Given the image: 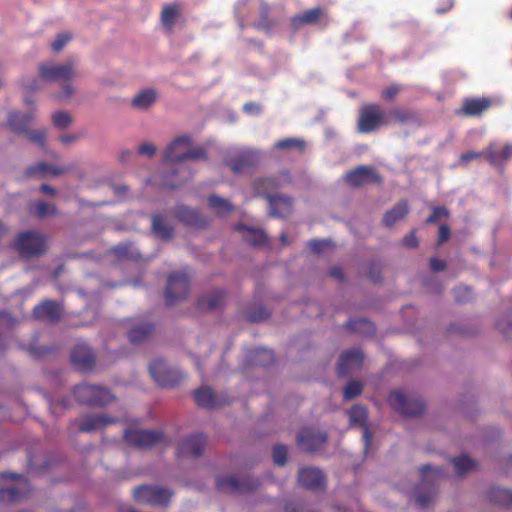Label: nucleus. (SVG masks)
Masks as SVG:
<instances>
[{"label": "nucleus", "mask_w": 512, "mask_h": 512, "mask_svg": "<svg viewBox=\"0 0 512 512\" xmlns=\"http://www.w3.org/2000/svg\"><path fill=\"white\" fill-rule=\"evenodd\" d=\"M39 78L45 82L63 84V91L55 95L58 100L68 99L73 94L70 81L76 76V65L72 60L61 64L43 62L38 65Z\"/></svg>", "instance_id": "nucleus-1"}, {"label": "nucleus", "mask_w": 512, "mask_h": 512, "mask_svg": "<svg viewBox=\"0 0 512 512\" xmlns=\"http://www.w3.org/2000/svg\"><path fill=\"white\" fill-rule=\"evenodd\" d=\"M191 138L182 135L175 138L165 149L162 162L181 163L184 161L207 160V153L203 147L189 149Z\"/></svg>", "instance_id": "nucleus-2"}, {"label": "nucleus", "mask_w": 512, "mask_h": 512, "mask_svg": "<svg viewBox=\"0 0 512 512\" xmlns=\"http://www.w3.org/2000/svg\"><path fill=\"white\" fill-rule=\"evenodd\" d=\"M443 476L442 471L430 465L420 469V483L415 488L416 502L419 507L427 508L437 494L436 484Z\"/></svg>", "instance_id": "nucleus-3"}, {"label": "nucleus", "mask_w": 512, "mask_h": 512, "mask_svg": "<svg viewBox=\"0 0 512 512\" xmlns=\"http://www.w3.org/2000/svg\"><path fill=\"white\" fill-rule=\"evenodd\" d=\"M390 119L385 117L384 110L375 103L363 104L359 109L356 129L361 134H370L382 126L390 124Z\"/></svg>", "instance_id": "nucleus-4"}, {"label": "nucleus", "mask_w": 512, "mask_h": 512, "mask_svg": "<svg viewBox=\"0 0 512 512\" xmlns=\"http://www.w3.org/2000/svg\"><path fill=\"white\" fill-rule=\"evenodd\" d=\"M13 247L22 258L37 257L44 253L46 240L36 231H24L17 235Z\"/></svg>", "instance_id": "nucleus-5"}, {"label": "nucleus", "mask_w": 512, "mask_h": 512, "mask_svg": "<svg viewBox=\"0 0 512 512\" xmlns=\"http://www.w3.org/2000/svg\"><path fill=\"white\" fill-rule=\"evenodd\" d=\"M73 394L79 403L99 407L108 405L115 398L108 389L86 383L75 386Z\"/></svg>", "instance_id": "nucleus-6"}, {"label": "nucleus", "mask_w": 512, "mask_h": 512, "mask_svg": "<svg viewBox=\"0 0 512 512\" xmlns=\"http://www.w3.org/2000/svg\"><path fill=\"white\" fill-rule=\"evenodd\" d=\"M190 291V278L186 271L169 274L165 287V304L173 306L187 297Z\"/></svg>", "instance_id": "nucleus-7"}, {"label": "nucleus", "mask_w": 512, "mask_h": 512, "mask_svg": "<svg viewBox=\"0 0 512 512\" xmlns=\"http://www.w3.org/2000/svg\"><path fill=\"white\" fill-rule=\"evenodd\" d=\"M133 496L138 503L165 507L169 504L173 492L159 486L140 485L134 489Z\"/></svg>", "instance_id": "nucleus-8"}, {"label": "nucleus", "mask_w": 512, "mask_h": 512, "mask_svg": "<svg viewBox=\"0 0 512 512\" xmlns=\"http://www.w3.org/2000/svg\"><path fill=\"white\" fill-rule=\"evenodd\" d=\"M390 407L399 414L407 417H416L423 413L424 403L414 397H408L400 390H394L388 395Z\"/></svg>", "instance_id": "nucleus-9"}, {"label": "nucleus", "mask_w": 512, "mask_h": 512, "mask_svg": "<svg viewBox=\"0 0 512 512\" xmlns=\"http://www.w3.org/2000/svg\"><path fill=\"white\" fill-rule=\"evenodd\" d=\"M149 373L155 383L164 388L175 387L184 379L181 371L168 367L161 359H156L150 363Z\"/></svg>", "instance_id": "nucleus-10"}, {"label": "nucleus", "mask_w": 512, "mask_h": 512, "mask_svg": "<svg viewBox=\"0 0 512 512\" xmlns=\"http://www.w3.org/2000/svg\"><path fill=\"white\" fill-rule=\"evenodd\" d=\"M123 438L130 446L146 449L162 443L164 434L160 431L128 428L124 430Z\"/></svg>", "instance_id": "nucleus-11"}, {"label": "nucleus", "mask_w": 512, "mask_h": 512, "mask_svg": "<svg viewBox=\"0 0 512 512\" xmlns=\"http://www.w3.org/2000/svg\"><path fill=\"white\" fill-rule=\"evenodd\" d=\"M2 480H17L16 484L10 487L0 488V502L15 503L24 499L30 492V485L27 479L14 473H0Z\"/></svg>", "instance_id": "nucleus-12"}, {"label": "nucleus", "mask_w": 512, "mask_h": 512, "mask_svg": "<svg viewBox=\"0 0 512 512\" xmlns=\"http://www.w3.org/2000/svg\"><path fill=\"white\" fill-rule=\"evenodd\" d=\"M344 179L351 187H362L368 184H380L383 181L382 176L376 169L370 165H359L348 171Z\"/></svg>", "instance_id": "nucleus-13"}, {"label": "nucleus", "mask_w": 512, "mask_h": 512, "mask_svg": "<svg viewBox=\"0 0 512 512\" xmlns=\"http://www.w3.org/2000/svg\"><path fill=\"white\" fill-rule=\"evenodd\" d=\"M259 481L249 476L241 479L235 476L218 477L216 479V488L223 493H245L251 492L258 488Z\"/></svg>", "instance_id": "nucleus-14"}, {"label": "nucleus", "mask_w": 512, "mask_h": 512, "mask_svg": "<svg viewBox=\"0 0 512 512\" xmlns=\"http://www.w3.org/2000/svg\"><path fill=\"white\" fill-rule=\"evenodd\" d=\"M207 444V437L202 433H196L184 438L178 445L179 457L198 458L203 455Z\"/></svg>", "instance_id": "nucleus-15"}, {"label": "nucleus", "mask_w": 512, "mask_h": 512, "mask_svg": "<svg viewBox=\"0 0 512 512\" xmlns=\"http://www.w3.org/2000/svg\"><path fill=\"white\" fill-rule=\"evenodd\" d=\"M327 441V434L313 428H304L297 436L300 449L313 452L321 448Z\"/></svg>", "instance_id": "nucleus-16"}, {"label": "nucleus", "mask_w": 512, "mask_h": 512, "mask_svg": "<svg viewBox=\"0 0 512 512\" xmlns=\"http://www.w3.org/2000/svg\"><path fill=\"white\" fill-rule=\"evenodd\" d=\"M364 355L360 349H351L344 351L339 359L337 373L339 376L345 377L351 372L361 368Z\"/></svg>", "instance_id": "nucleus-17"}, {"label": "nucleus", "mask_w": 512, "mask_h": 512, "mask_svg": "<svg viewBox=\"0 0 512 512\" xmlns=\"http://www.w3.org/2000/svg\"><path fill=\"white\" fill-rule=\"evenodd\" d=\"M62 305L53 300H44L33 309V315L38 320L56 323L62 316Z\"/></svg>", "instance_id": "nucleus-18"}, {"label": "nucleus", "mask_w": 512, "mask_h": 512, "mask_svg": "<svg viewBox=\"0 0 512 512\" xmlns=\"http://www.w3.org/2000/svg\"><path fill=\"white\" fill-rule=\"evenodd\" d=\"M298 482L309 490H324L325 476L321 470L312 467L301 468L298 473Z\"/></svg>", "instance_id": "nucleus-19"}, {"label": "nucleus", "mask_w": 512, "mask_h": 512, "mask_svg": "<svg viewBox=\"0 0 512 512\" xmlns=\"http://www.w3.org/2000/svg\"><path fill=\"white\" fill-rule=\"evenodd\" d=\"M348 415L349 422L351 425H358L362 428L364 448L365 451H367L372 441V435L366 425L368 419V413L366 408L358 404L354 405L349 409Z\"/></svg>", "instance_id": "nucleus-20"}, {"label": "nucleus", "mask_w": 512, "mask_h": 512, "mask_svg": "<svg viewBox=\"0 0 512 512\" xmlns=\"http://www.w3.org/2000/svg\"><path fill=\"white\" fill-rule=\"evenodd\" d=\"M73 366L79 371H90L95 365V356L87 345H77L70 355Z\"/></svg>", "instance_id": "nucleus-21"}, {"label": "nucleus", "mask_w": 512, "mask_h": 512, "mask_svg": "<svg viewBox=\"0 0 512 512\" xmlns=\"http://www.w3.org/2000/svg\"><path fill=\"white\" fill-rule=\"evenodd\" d=\"M288 180V174L281 173L279 176L257 178L253 182V190L259 196H270V192L281 187Z\"/></svg>", "instance_id": "nucleus-22"}, {"label": "nucleus", "mask_w": 512, "mask_h": 512, "mask_svg": "<svg viewBox=\"0 0 512 512\" xmlns=\"http://www.w3.org/2000/svg\"><path fill=\"white\" fill-rule=\"evenodd\" d=\"M117 422L114 417H108L104 414H90L83 417V420L78 423V431L89 433L96 430H101L110 424Z\"/></svg>", "instance_id": "nucleus-23"}, {"label": "nucleus", "mask_w": 512, "mask_h": 512, "mask_svg": "<svg viewBox=\"0 0 512 512\" xmlns=\"http://www.w3.org/2000/svg\"><path fill=\"white\" fill-rule=\"evenodd\" d=\"M324 14L325 10L322 7L307 9L290 19L291 29L297 31L303 26L316 24Z\"/></svg>", "instance_id": "nucleus-24"}, {"label": "nucleus", "mask_w": 512, "mask_h": 512, "mask_svg": "<svg viewBox=\"0 0 512 512\" xmlns=\"http://www.w3.org/2000/svg\"><path fill=\"white\" fill-rule=\"evenodd\" d=\"M270 214L273 217L284 218L292 211V199L283 195L268 196Z\"/></svg>", "instance_id": "nucleus-25"}, {"label": "nucleus", "mask_w": 512, "mask_h": 512, "mask_svg": "<svg viewBox=\"0 0 512 512\" xmlns=\"http://www.w3.org/2000/svg\"><path fill=\"white\" fill-rule=\"evenodd\" d=\"M226 293L221 290L214 291L207 295H202L197 300V307L200 310L214 311L220 309L225 304Z\"/></svg>", "instance_id": "nucleus-26"}, {"label": "nucleus", "mask_w": 512, "mask_h": 512, "mask_svg": "<svg viewBox=\"0 0 512 512\" xmlns=\"http://www.w3.org/2000/svg\"><path fill=\"white\" fill-rule=\"evenodd\" d=\"M492 105L489 98H467L463 101L461 111L467 116H479Z\"/></svg>", "instance_id": "nucleus-27"}, {"label": "nucleus", "mask_w": 512, "mask_h": 512, "mask_svg": "<svg viewBox=\"0 0 512 512\" xmlns=\"http://www.w3.org/2000/svg\"><path fill=\"white\" fill-rule=\"evenodd\" d=\"M175 216L187 226L202 228L206 225V220L196 210L186 206H179Z\"/></svg>", "instance_id": "nucleus-28"}, {"label": "nucleus", "mask_w": 512, "mask_h": 512, "mask_svg": "<svg viewBox=\"0 0 512 512\" xmlns=\"http://www.w3.org/2000/svg\"><path fill=\"white\" fill-rule=\"evenodd\" d=\"M409 213V205L407 200L402 199L398 201L390 210L383 216V224L386 227H392L396 222L404 219Z\"/></svg>", "instance_id": "nucleus-29"}, {"label": "nucleus", "mask_w": 512, "mask_h": 512, "mask_svg": "<svg viewBox=\"0 0 512 512\" xmlns=\"http://www.w3.org/2000/svg\"><path fill=\"white\" fill-rule=\"evenodd\" d=\"M235 230L243 233L244 241L251 246L260 247L267 244V236L262 230L252 229L244 224L236 225Z\"/></svg>", "instance_id": "nucleus-30"}, {"label": "nucleus", "mask_w": 512, "mask_h": 512, "mask_svg": "<svg viewBox=\"0 0 512 512\" xmlns=\"http://www.w3.org/2000/svg\"><path fill=\"white\" fill-rule=\"evenodd\" d=\"M194 400L198 406L207 409H212L221 405V402L218 400L217 395L208 386H203L195 390Z\"/></svg>", "instance_id": "nucleus-31"}, {"label": "nucleus", "mask_w": 512, "mask_h": 512, "mask_svg": "<svg viewBox=\"0 0 512 512\" xmlns=\"http://www.w3.org/2000/svg\"><path fill=\"white\" fill-rule=\"evenodd\" d=\"M512 157V144H505L501 150H497L494 144L484 149V158L491 164H499Z\"/></svg>", "instance_id": "nucleus-32"}, {"label": "nucleus", "mask_w": 512, "mask_h": 512, "mask_svg": "<svg viewBox=\"0 0 512 512\" xmlns=\"http://www.w3.org/2000/svg\"><path fill=\"white\" fill-rule=\"evenodd\" d=\"M152 231L159 239L169 240L174 228L164 216L155 214L152 216Z\"/></svg>", "instance_id": "nucleus-33"}, {"label": "nucleus", "mask_w": 512, "mask_h": 512, "mask_svg": "<svg viewBox=\"0 0 512 512\" xmlns=\"http://www.w3.org/2000/svg\"><path fill=\"white\" fill-rule=\"evenodd\" d=\"M32 119L33 117L30 114L12 112L8 117V125L14 133L25 134L28 131V127L30 126Z\"/></svg>", "instance_id": "nucleus-34"}, {"label": "nucleus", "mask_w": 512, "mask_h": 512, "mask_svg": "<svg viewBox=\"0 0 512 512\" xmlns=\"http://www.w3.org/2000/svg\"><path fill=\"white\" fill-rule=\"evenodd\" d=\"M249 361L253 365L267 367L274 363L275 356L272 350L257 348L249 353Z\"/></svg>", "instance_id": "nucleus-35"}, {"label": "nucleus", "mask_w": 512, "mask_h": 512, "mask_svg": "<svg viewBox=\"0 0 512 512\" xmlns=\"http://www.w3.org/2000/svg\"><path fill=\"white\" fill-rule=\"evenodd\" d=\"M179 15L180 8L177 4H167L162 8L161 23L167 31H172Z\"/></svg>", "instance_id": "nucleus-36"}, {"label": "nucleus", "mask_w": 512, "mask_h": 512, "mask_svg": "<svg viewBox=\"0 0 512 512\" xmlns=\"http://www.w3.org/2000/svg\"><path fill=\"white\" fill-rule=\"evenodd\" d=\"M156 101V92L153 89H145L140 91L138 94L134 96L132 99V106L145 110L152 106Z\"/></svg>", "instance_id": "nucleus-37"}, {"label": "nucleus", "mask_w": 512, "mask_h": 512, "mask_svg": "<svg viewBox=\"0 0 512 512\" xmlns=\"http://www.w3.org/2000/svg\"><path fill=\"white\" fill-rule=\"evenodd\" d=\"M154 331V326L150 323L136 325L128 332V338L132 343H140L147 339Z\"/></svg>", "instance_id": "nucleus-38"}, {"label": "nucleus", "mask_w": 512, "mask_h": 512, "mask_svg": "<svg viewBox=\"0 0 512 512\" xmlns=\"http://www.w3.org/2000/svg\"><path fill=\"white\" fill-rule=\"evenodd\" d=\"M488 498L494 504L500 506L512 505V490L504 488H492L488 493Z\"/></svg>", "instance_id": "nucleus-39"}, {"label": "nucleus", "mask_w": 512, "mask_h": 512, "mask_svg": "<svg viewBox=\"0 0 512 512\" xmlns=\"http://www.w3.org/2000/svg\"><path fill=\"white\" fill-rule=\"evenodd\" d=\"M64 172V169L54 167L45 162H39L33 166L28 167L26 174L28 176H45L47 174H51L54 176H58Z\"/></svg>", "instance_id": "nucleus-40"}, {"label": "nucleus", "mask_w": 512, "mask_h": 512, "mask_svg": "<svg viewBox=\"0 0 512 512\" xmlns=\"http://www.w3.org/2000/svg\"><path fill=\"white\" fill-rule=\"evenodd\" d=\"M32 213L37 218H44L58 213L56 205L44 201H36L31 204Z\"/></svg>", "instance_id": "nucleus-41"}, {"label": "nucleus", "mask_w": 512, "mask_h": 512, "mask_svg": "<svg viewBox=\"0 0 512 512\" xmlns=\"http://www.w3.org/2000/svg\"><path fill=\"white\" fill-rule=\"evenodd\" d=\"M346 327L352 332L361 333V334H371L374 333L375 327L373 323L367 319H354L350 320Z\"/></svg>", "instance_id": "nucleus-42"}, {"label": "nucleus", "mask_w": 512, "mask_h": 512, "mask_svg": "<svg viewBox=\"0 0 512 512\" xmlns=\"http://www.w3.org/2000/svg\"><path fill=\"white\" fill-rule=\"evenodd\" d=\"M452 463L459 475H463L468 471L476 469V462L467 455H460L452 458Z\"/></svg>", "instance_id": "nucleus-43"}, {"label": "nucleus", "mask_w": 512, "mask_h": 512, "mask_svg": "<svg viewBox=\"0 0 512 512\" xmlns=\"http://www.w3.org/2000/svg\"><path fill=\"white\" fill-rule=\"evenodd\" d=\"M208 205L219 215H227L232 211V205L225 199L212 195L208 198Z\"/></svg>", "instance_id": "nucleus-44"}, {"label": "nucleus", "mask_w": 512, "mask_h": 512, "mask_svg": "<svg viewBox=\"0 0 512 512\" xmlns=\"http://www.w3.org/2000/svg\"><path fill=\"white\" fill-rule=\"evenodd\" d=\"M306 143L304 140L297 138H284L277 141L274 144V147L279 150H291L296 149L300 152H303L305 149Z\"/></svg>", "instance_id": "nucleus-45"}, {"label": "nucleus", "mask_w": 512, "mask_h": 512, "mask_svg": "<svg viewBox=\"0 0 512 512\" xmlns=\"http://www.w3.org/2000/svg\"><path fill=\"white\" fill-rule=\"evenodd\" d=\"M389 117L397 123L405 124L416 120L415 113L410 109H392L389 112Z\"/></svg>", "instance_id": "nucleus-46"}, {"label": "nucleus", "mask_w": 512, "mask_h": 512, "mask_svg": "<svg viewBox=\"0 0 512 512\" xmlns=\"http://www.w3.org/2000/svg\"><path fill=\"white\" fill-rule=\"evenodd\" d=\"M269 15L270 6L265 2H261L259 7V22L257 23V28L266 31H270L273 28L274 23L269 18Z\"/></svg>", "instance_id": "nucleus-47"}, {"label": "nucleus", "mask_w": 512, "mask_h": 512, "mask_svg": "<svg viewBox=\"0 0 512 512\" xmlns=\"http://www.w3.org/2000/svg\"><path fill=\"white\" fill-rule=\"evenodd\" d=\"M178 173L183 174V176L179 180H169V179L163 178V185L170 189H176L192 177V173L185 168H181V169L172 171L173 175L178 174Z\"/></svg>", "instance_id": "nucleus-48"}, {"label": "nucleus", "mask_w": 512, "mask_h": 512, "mask_svg": "<svg viewBox=\"0 0 512 512\" xmlns=\"http://www.w3.org/2000/svg\"><path fill=\"white\" fill-rule=\"evenodd\" d=\"M52 123L56 128L64 129L71 125L72 117L66 111H57L52 114Z\"/></svg>", "instance_id": "nucleus-49"}, {"label": "nucleus", "mask_w": 512, "mask_h": 512, "mask_svg": "<svg viewBox=\"0 0 512 512\" xmlns=\"http://www.w3.org/2000/svg\"><path fill=\"white\" fill-rule=\"evenodd\" d=\"M363 386L359 381L351 380L347 383L343 391L345 400H351L361 394Z\"/></svg>", "instance_id": "nucleus-50"}, {"label": "nucleus", "mask_w": 512, "mask_h": 512, "mask_svg": "<svg viewBox=\"0 0 512 512\" xmlns=\"http://www.w3.org/2000/svg\"><path fill=\"white\" fill-rule=\"evenodd\" d=\"M246 317L250 322H261L270 317V312L264 306H259L256 309L247 310Z\"/></svg>", "instance_id": "nucleus-51"}, {"label": "nucleus", "mask_w": 512, "mask_h": 512, "mask_svg": "<svg viewBox=\"0 0 512 512\" xmlns=\"http://www.w3.org/2000/svg\"><path fill=\"white\" fill-rule=\"evenodd\" d=\"M250 165V162H249V156L246 155V154H242L234 159H231L229 162H228V166L229 168L234 172V173H240L242 172L247 166Z\"/></svg>", "instance_id": "nucleus-52"}, {"label": "nucleus", "mask_w": 512, "mask_h": 512, "mask_svg": "<svg viewBox=\"0 0 512 512\" xmlns=\"http://www.w3.org/2000/svg\"><path fill=\"white\" fill-rule=\"evenodd\" d=\"M112 253L120 259H133L135 254L132 251L131 245L128 243L119 244L111 249Z\"/></svg>", "instance_id": "nucleus-53"}, {"label": "nucleus", "mask_w": 512, "mask_h": 512, "mask_svg": "<svg viewBox=\"0 0 512 512\" xmlns=\"http://www.w3.org/2000/svg\"><path fill=\"white\" fill-rule=\"evenodd\" d=\"M449 215H450V212L446 207H443V206L433 207L431 214L426 219V223L434 224L440 218H447V217H449Z\"/></svg>", "instance_id": "nucleus-54"}, {"label": "nucleus", "mask_w": 512, "mask_h": 512, "mask_svg": "<svg viewBox=\"0 0 512 512\" xmlns=\"http://www.w3.org/2000/svg\"><path fill=\"white\" fill-rule=\"evenodd\" d=\"M273 460L276 465L283 466L287 461V447L275 445L272 450Z\"/></svg>", "instance_id": "nucleus-55"}, {"label": "nucleus", "mask_w": 512, "mask_h": 512, "mask_svg": "<svg viewBox=\"0 0 512 512\" xmlns=\"http://www.w3.org/2000/svg\"><path fill=\"white\" fill-rule=\"evenodd\" d=\"M25 135L27 136L29 141L36 143L41 147H44L47 137V132L45 129H38L33 131L28 130L27 133H25Z\"/></svg>", "instance_id": "nucleus-56"}, {"label": "nucleus", "mask_w": 512, "mask_h": 512, "mask_svg": "<svg viewBox=\"0 0 512 512\" xmlns=\"http://www.w3.org/2000/svg\"><path fill=\"white\" fill-rule=\"evenodd\" d=\"M71 36L66 33L58 34L56 39L52 42L51 48L55 52H59L70 41Z\"/></svg>", "instance_id": "nucleus-57"}, {"label": "nucleus", "mask_w": 512, "mask_h": 512, "mask_svg": "<svg viewBox=\"0 0 512 512\" xmlns=\"http://www.w3.org/2000/svg\"><path fill=\"white\" fill-rule=\"evenodd\" d=\"M401 90H402V87L400 85L392 84L389 87L382 90L381 97L384 100L391 101L398 95V93Z\"/></svg>", "instance_id": "nucleus-58"}, {"label": "nucleus", "mask_w": 512, "mask_h": 512, "mask_svg": "<svg viewBox=\"0 0 512 512\" xmlns=\"http://www.w3.org/2000/svg\"><path fill=\"white\" fill-rule=\"evenodd\" d=\"M70 405V399L65 397L58 399L56 401L50 402V409L53 413H59L61 411L66 410Z\"/></svg>", "instance_id": "nucleus-59"}, {"label": "nucleus", "mask_w": 512, "mask_h": 512, "mask_svg": "<svg viewBox=\"0 0 512 512\" xmlns=\"http://www.w3.org/2000/svg\"><path fill=\"white\" fill-rule=\"evenodd\" d=\"M454 297L458 302L467 301L471 297V289L467 286H459L454 289Z\"/></svg>", "instance_id": "nucleus-60"}, {"label": "nucleus", "mask_w": 512, "mask_h": 512, "mask_svg": "<svg viewBox=\"0 0 512 512\" xmlns=\"http://www.w3.org/2000/svg\"><path fill=\"white\" fill-rule=\"evenodd\" d=\"M481 157H484V150H482L480 152L467 151V152L461 154V156L459 158V162H460V164H467V163H469L473 160L479 159Z\"/></svg>", "instance_id": "nucleus-61"}, {"label": "nucleus", "mask_w": 512, "mask_h": 512, "mask_svg": "<svg viewBox=\"0 0 512 512\" xmlns=\"http://www.w3.org/2000/svg\"><path fill=\"white\" fill-rule=\"evenodd\" d=\"M28 351L33 358L40 359V358L44 357L45 355L49 354L52 351V348L46 347V346H43V347L30 346L28 348Z\"/></svg>", "instance_id": "nucleus-62"}, {"label": "nucleus", "mask_w": 512, "mask_h": 512, "mask_svg": "<svg viewBox=\"0 0 512 512\" xmlns=\"http://www.w3.org/2000/svg\"><path fill=\"white\" fill-rule=\"evenodd\" d=\"M450 237V229L446 224H441L439 226V233H438V245H442L444 242L448 241Z\"/></svg>", "instance_id": "nucleus-63"}, {"label": "nucleus", "mask_w": 512, "mask_h": 512, "mask_svg": "<svg viewBox=\"0 0 512 512\" xmlns=\"http://www.w3.org/2000/svg\"><path fill=\"white\" fill-rule=\"evenodd\" d=\"M368 277L373 282L381 281V271L376 263H372L369 267Z\"/></svg>", "instance_id": "nucleus-64"}]
</instances>
